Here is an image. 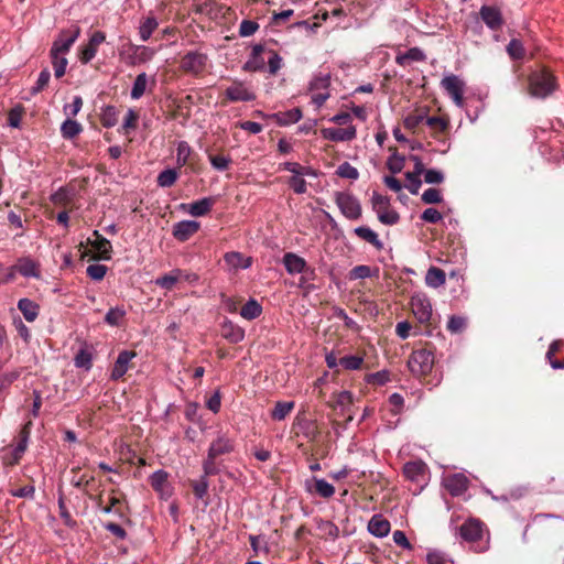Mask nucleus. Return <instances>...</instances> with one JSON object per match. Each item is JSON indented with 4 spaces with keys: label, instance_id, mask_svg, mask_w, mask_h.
Returning <instances> with one entry per match:
<instances>
[{
    "label": "nucleus",
    "instance_id": "nucleus-8",
    "mask_svg": "<svg viewBox=\"0 0 564 564\" xmlns=\"http://www.w3.org/2000/svg\"><path fill=\"white\" fill-rule=\"evenodd\" d=\"M335 202L340 212L348 219H358L361 217V205L358 199L349 193L337 192Z\"/></svg>",
    "mask_w": 564,
    "mask_h": 564
},
{
    "label": "nucleus",
    "instance_id": "nucleus-47",
    "mask_svg": "<svg viewBox=\"0 0 564 564\" xmlns=\"http://www.w3.org/2000/svg\"><path fill=\"white\" fill-rule=\"evenodd\" d=\"M139 118H140V115H139L138 110H135L133 108L128 109L127 115L123 120V123H122V127H121L126 134H129L131 131L137 129Z\"/></svg>",
    "mask_w": 564,
    "mask_h": 564
},
{
    "label": "nucleus",
    "instance_id": "nucleus-14",
    "mask_svg": "<svg viewBox=\"0 0 564 564\" xmlns=\"http://www.w3.org/2000/svg\"><path fill=\"white\" fill-rule=\"evenodd\" d=\"M479 15L485 24L492 31H498L503 25L502 13L499 8L494 6H482Z\"/></svg>",
    "mask_w": 564,
    "mask_h": 564
},
{
    "label": "nucleus",
    "instance_id": "nucleus-44",
    "mask_svg": "<svg viewBox=\"0 0 564 564\" xmlns=\"http://www.w3.org/2000/svg\"><path fill=\"white\" fill-rule=\"evenodd\" d=\"M275 117L280 126H288L297 122L302 118V111L300 108H293L284 112H279Z\"/></svg>",
    "mask_w": 564,
    "mask_h": 564
},
{
    "label": "nucleus",
    "instance_id": "nucleus-4",
    "mask_svg": "<svg viewBox=\"0 0 564 564\" xmlns=\"http://www.w3.org/2000/svg\"><path fill=\"white\" fill-rule=\"evenodd\" d=\"M86 243L91 247L85 250L82 258L89 256V260H110L112 253L111 242L99 234L98 230L93 231V238H87Z\"/></svg>",
    "mask_w": 564,
    "mask_h": 564
},
{
    "label": "nucleus",
    "instance_id": "nucleus-46",
    "mask_svg": "<svg viewBox=\"0 0 564 564\" xmlns=\"http://www.w3.org/2000/svg\"><path fill=\"white\" fill-rule=\"evenodd\" d=\"M158 25H159V23L155 18H153V17L145 18L139 28V33H140L141 40L148 41L150 39V36L152 35V33L156 30Z\"/></svg>",
    "mask_w": 564,
    "mask_h": 564
},
{
    "label": "nucleus",
    "instance_id": "nucleus-25",
    "mask_svg": "<svg viewBox=\"0 0 564 564\" xmlns=\"http://www.w3.org/2000/svg\"><path fill=\"white\" fill-rule=\"evenodd\" d=\"M445 487L453 496H459L468 489V479L462 474H455L445 479Z\"/></svg>",
    "mask_w": 564,
    "mask_h": 564
},
{
    "label": "nucleus",
    "instance_id": "nucleus-55",
    "mask_svg": "<svg viewBox=\"0 0 564 564\" xmlns=\"http://www.w3.org/2000/svg\"><path fill=\"white\" fill-rule=\"evenodd\" d=\"M268 67L271 75H275L282 65V58L274 50L267 48Z\"/></svg>",
    "mask_w": 564,
    "mask_h": 564
},
{
    "label": "nucleus",
    "instance_id": "nucleus-50",
    "mask_svg": "<svg viewBox=\"0 0 564 564\" xmlns=\"http://www.w3.org/2000/svg\"><path fill=\"white\" fill-rule=\"evenodd\" d=\"M507 53L509 56L514 59L519 61L522 59L525 55V50L523 47V44L518 39H512L509 44L507 45Z\"/></svg>",
    "mask_w": 564,
    "mask_h": 564
},
{
    "label": "nucleus",
    "instance_id": "nucleus-33",
    "mask_svg": "<svg viewBox=\"0 0 564 564\" xmlns=\"http://www.w3.org/2000/svg\"><path fill=\"white\" fill-rule=\"evenodd\" d=\"M18 308L23 314L24 318L30 323L34 322L39 316L40 306L30 299L25 297L19 300Z\"/></svg>",
    "mask_w": 564,
    "mask_h": 564
},
{
    "label": "nucleus",
    "instance_id": "nucleus-62",
    "mask_svg": "<svg viewBox=\"0 0 564 564\" xmlns=\"http://www.w3.org/2000/svg\"><path fill=\"white\" fill-rule=\"evenodd\" d=\"M97 51L98 47L88 42L79 50V61L83 64L89 63L96 56Z\"/></svg>",
    "mask_w": 564,
    "mask_h": 564
},
{
    "label": "nucleus",
    "instance_id": "nucleus-48",
    "mask_svg": "<svg viewBox=\"0 0 564 564\" xmlns=\"http://www.w3.org/2000/svg\"><path fill=\"white\" fill-rule=\"evenodd\" d=\"M341 368L346 370H359L364 366V357L361 356H344L338 360Z\"/></svg>",
    "mask_w": 564,
    "mask_h": 564
},
{
    "label": "nucleus",
    "instance_id": "nucleus-32",
    "mask_svg": "<svg viewBox=\"0 0 564 564\" xmlns=\"http://www.w3.org/2000/svg\"><path fill=\"white\" fill-rule=\"evenodd\" d=\"M314 488H312L308 482H306V489L311 492L316 494L317 496L328 499L334 496L335 488L332 484L327 482L325 479H319L314 477Z\"/></svg>",
    "mask_w": 564,
    "mask_h": 564
},
{
    "label": "nucleus",
    "instance_id": "nucleus-12",
    "mask_svg": "<svg viewBox=\"0 0 564 564\" xmlns=\"http://www.w3.org/2000/svg\"><path fill=\"white\" fill-rule=\"evenodd\" d=\"M217 200L215 196L204 197L189 204H182L181 208L193 217H203L210 213Z\"/></svg>",
    "mask_w": 564,
    "mask_h": 564
},
{
    "label": "nucleus",
    "instance_id": "nucleus-39",
    "mask_svg": "<svg viewBox=\"0 0 564 564\" xmlns=\"http://www.w3.org/2000/svg\"><path fill=\"white\" fill-rule=\"evenodd\" d=\"M100 122L105 128H112L118 122V110L115 106L108 105L101 109Z\"/></svg>",
    "mask_w": 564,
    "mask_h": 564
},
{
    "label": "nucleus",
    "instance_id": "nucleus-3",
    "mask_svg": "<svg viewBox=\"0 0 564 564\" xmlns=\"http://www.w3.org/2000/svg\"><path fill=\"white\" fill-rule=\"evenodd\" d=\"M433 346L426 344L424 347L415 348L408 361L410 371L417 378L425 380L434 367Z\"/></svg>",
    "mask_w": 564,
    "mask_h": 564
},
{
    "label": "nucleus",
    "instance_id": "nucleus-53",
    "mask_svg": "<svg viewBox=\"0 0 564 564\" xmlns=\"http://www.w3.org/2000/svg\"><path fill=\"white\" fill-rule=\"evenodd\" d=\"M562 340H554L546 352V358L550 361V365L553 369H564V360H552V356H554L562 347Z\"/></svg>",
    "mask_w": 564,
    "mask_h": 564
},
{
    "label": "nucleus",
    "instance_id": "nucleus-23",
    "mask_svg": "<svg viewBox=\"0 0 564 564\" xmlns=\"http://www.w3.org/2000/svg\"><path fill=\"white\" fill-rule=\"evenodd\" d=\"M196 154L186 141H180L176 148V163L178 167L194 166Z\"/></svg>",
    "mask_w": 564,
    "mask_h": 564
},
{
    "label": "nucleus",
    "instance_id": "nucleus-29",
    "mask_svg": "<svg viewBox=\"0 0 564 564\" xmlns=\"http://www.w3.org/2000/svg\"><path fill=\"white\" fill-rule=\"evenodd\" d=\"M224 261L232 269H247L252 264L251 257H245L242 253L237 251L225 253Z\"/></svg>",
    "mask_w": 564,
    "mask_h": 564
},
{
    "label": "nucleus",
    "instance_id": "nucleus-42",
    "mask_svg": "<svg viewBox=\"0 0 564 564\" xmlns=\"http://www.w3.org/2000/svg\"><path fill=\"white\" fill-rule=\"evenodd\" d=\"M83 131V127L79 122L67 119L62 123L61 133L64 139H73Z\"/></svg>",
    "mask_w": 564,
    "mask_h": 564
},
{
    "label": "nucleus",
    "instance_id": "nucleus-61",
    "mask_svg": "<svg viewBox=\"0 0 564 564\" xmlns=\"http://www.w3.org/2000/svg\"><path fill=\"white\" fill-rule=\"evenodd\" d=\"M126 312L120 307H113L108 311L105 316V322L111 326H118L119 322L124 317Z\"/></svg>",
    "mask_w": 564,
    "mask_h": 564
},
{
    "label": "nucleus",
    "instance_id": "nucleus-36",
    "mask_svg": "<svg viewBox=\"0 0 564 564\" xmlns=\"http://www.w3.org/2000/svg\"><path fill=\"white\" fill-rule=\"evenodd\" d=\"M17 271L26 278L34 276L37 278L40 275L37 264L29 258L21 259L15 265Z\"/></svg>",
    "mask_w": 564,
    "mask_h": 564
},
{
    "label": "nucleus",
    "instance_id": "nucleus-11",
    "mask_svg": "<svg viewBox=\"0 0 564 564\" xmlns=\"http://www.w3.org/2000/svg\"><path fill=\"white\" fill-rule=\"evenodd\" d=\"M441 85L453 101L462 107L464 104V83L456 75H449L442 79Z\"/></svg>",
    "mask_w": 564,
    "mask_h": 564
},
{
    "label": "nucleus",
    "instance_id": "nucleus-10",
    "mask_svg": "<svg viewBox=\"0 0 564 564\" xmlns=\"http://www.w3.org/2000/svg\"><path fill=\"white\" fill-rule=\"evenodd\" d=\"M264 55H267V47L263 44L259 43L253 45L250 56L243 64L242 69L249 73L263 72L265 69Z\"/></svg>",
    "mask_w": 564,
    "mask_h": 564
},
{
    "label": "nucleus",
    "instance_id": "nucleus-17",
    "mask_svg": "<svg viewBox=\"0 0 564 564\" xmlns=\"http://www.w3.org/2000/svg\"><path fill=\"white\" fill-rule=\"evenodd\" d=\"M200 228L199 223L195 220H182L173 226L172 235L181 242L187 241Z\"/></svg>",
    "mask_w": 564,
    "mask_h": 564
},
{
    "label": "nucleus",
    "instance_id": "nucleus-34",
    "mask_svg": "<svg viewBox=\"0 0 564 564\" xmlns=\"http://www.w3.org/2000/svg\"><path fill=\"white\" fill-rule=\"evenodd\" d=\"M355 234L358 238L367 241L371 246H373L377 250L383 249V242L379 239L377 232H375L369 227H357L355 228Z\"/></svg>",
    "mask_w": 564,
    "mask_h": 564
},
{
    "label": "nucleus",
    "instance_id": "nucleus-2",
    "mask_svg": "<svg viewBox=\"0 0 564 564\" xmlns=\"http://www.w3.org/2000/svg\"><path fill=\"white\" fill-rule=\"evenodd\" d=\"M528 82L530 95L536 98H546L558 87L556 77L546 67L533 70L529 75Z\"/></svg>",
    "mask_w": 564,
    "mask_h": 564
},
{
    "label": "nucleus",
    "instance_id": "nucleus-13",
    "mask_svg": "<svg viewBox=\"0 0 564 564\" xmlns=\"http://www.w3.org/2000/svg\"><path fill=\"white\" fill-rule=\"evenodd\" d=\"M415 318L421 324H427L432 317V305L426 297L413 296L410 302Z\"/></svg>",
    "mask_w": 564,
    "mask_h": 564
},
{
    "label": "nucleus",
    "instance_id": "nucleus-37",
    "mask_svg": "<svg viewBox=\"0 0 564 564\" xmlns=\"http://www.w3.org/2000/svg\"><path fill=\"white\" fill-rule=\"evenodd\" d=\"M446 275L445 272L437 268V267H431L425 275V283L431 288H438L443 284H445Z\"/></svg>",
    "mask_w": 564,
    "mask_h": 564
},
{
    "label": "nucleus",
    "instance_id": "nucleus-63",
    "mask_svg": "<svg viewBox=\"0 0 564 564\" xmlns=\"http://www.w3.org/2000/svg\"><path fill=\"white\" fill-rule=\"evenodd\" d=\"M259 30V23L252 20H242L239 25V35L242 37L251 36Z\"/></svg>",
    "mask_w": 564,
    "mask_h": 564
},
{
    "label": "nucleus",
    "instance_id": "nucleus-51",
    "mask_svg": "<svg viewBox=\"0 0 564 564\" xmlns=\"http://www.w3.org/2000/svg\"><path fill=\"white\" fill-rule=\"evenodd\" d=\"M294 408V402H276L274 409L272 410L271 416L273 420H284L286 415L290 414V412Z\"/></svg>",
    "mask_w": 564,
    "mask_h": 564
},
{
    "label": "nucleus",
    "instance_id": "nucleus-41",
    "mask_svg": "<svg viewBox=\"0 0 564 564\" xmlns=\"http://www.w3.org/2000/svg\"><path fill=\"white\" fill-rule=\"evenodd\" d=\"M426 117V111L416 110L406 116V118L403 121V124L405 129L415 131L420 124L425 123Z\"/></svg>",
    "mask_w": 564,
    "mask_h": 564
},
{
    "label": "nucleus",
    "instance_id": "nucleus-5",
    "mask_svg": "<svg viewBox=\"0 0 564 564\" xmlns=\"http://www.w3.org/2000/svg\"><path fill=\"white\" fill-rule=\"evenodd\" d=\"M372 209L376 212L378 219L383 225L392 226L395 225L400 216L399 214L391 208L390 198L383 196L377 192H373L371 198Z\"/></svg>",
    "mask_w": 564,
    "mask_h": 564
},
{
    "label": "nucleus",
    "instance_id": "nucleus-26",
    "mask_svg": "<svg viewBox=\"0 0 564 564\" xmlns=\"http://www.w3.org/2000/svg\"><path fill=\"white\" fill-rule=\"evenodd\" d=\"M317 536L325 541H335L339 536V528L329 520L316 519Z\"/></svg>",
    "mask_w": 564,
    "mask_h": 564
},
{
    "label": "nucleus",
    "instance_id": "nucleus-20",
    "mask_svg": "<svg viewBox=\"0 0 564 564\" xmlns=\"http://www.w3.org/2000/svg\"><path fill=\"white\" fill-rule=\"evenodd\" d=\"M155 86V78L150 77L145 73L139 74L132 85L130 96L133 100L140 99L145 91L149 89V91H152V89Z\"/></svg>",
    "mask_w": 564,
    "mask_h": 564
},
{
    "label": "nucleus",
    "instance_id": "nucleus-18",
    "mask_svg": "<svg viewBox=\"0 0 564 564\" xmlns=\"http://www.w3.org/2000/svg\"><path fill=\"white\" fill-rule=\"evenodd\" d=\"M321 132L324 139L333 142L351 141L356 138L355 126H348L347 128H324Z\"/></svg>",
    "mask_w": 564,
    "mask_h": 564
},
{
    "label": "nucleus",
    "instance_id": "nucleus-24",
    "mask_svg": "<svg viewBox=\"0 0 564 564\" xmlns=\"http://www.w3.org/2000/svg\"><path fill=\"white\" fill-rule=\"evenodd\" d=\"M426 465L422 460L408 462L403 466V475L411 481H421L424 478Z\"/></svg>",
    "mask_w": 564,
    "mask_h": 564
},
{
    "label": "nucleus",
    "instance_id": "nucleus-45",
    "mask_svg": "<svg viewBox=\"0 0 564 564\" xmlns=\"http://www.w3.org/2000/svg\"><path fill=\"white\" fill-rule=\"evenodd\" d=\"M80 470V467H73L70 473L74 474L70 482L74 487L78 489L85 490L88 486H90L91 482L95 481V477L93 475L83 474L80 476H76L78 471Z\"/></svg>",
    "mask_w": 564,
    "mask_h": 564
},
{
    "label": "nucleus",
    "instance_id": "nucleus-60",
    "mask_svg": "<svg viewBox=\"0 0 564 564\" xmlns=\"http://www.w3.org/2000/svg\"><path fill=\"white\" fill-rule=\"evenodd\" d=\"M176 283H178V281L177 275L175 274V269L170 273L158 278L155 281L156 285L165 290H172Z\"/></svg>",
    "mask_w": 564,
    "mask_h": 564
},
{
    "label": "nucleus",
    "instance_id": "nucleus-52",
    "mask_svg": "<svg viewBox=\"0 0 564 564\" xmlns=\"http://www.w3.org/2000/svg\"><path fill=\"white\" fill-rule=\"evenodd\" d=\"M189 485L192 487L193 494L198 499H203L208 492L209 484L205 476H202L198 480H191Z\"/></svg>",
    "mask_w": 564,
    "mask_h": 564
},
{
    "label": "nucleus",
    "instance_id": "nucleus-16",
    "mask_svg": "<svg viewBox=\"0 0 564 564\" xmlns=\"http://www.w3.org/2000/svg\"><path fill=\"white\" fill-rule=\"evenodd\" d=\"M225 97L228 101H252L256 99L254 93L249 90L243 83L235 82L225 90Z\"/></svg>",
    "mask_w": 564,
    "mask_h": 564
},
{
    "label": "nucleus",
    "instance_id": "nucleus-22",
    "mask_svg": "<svg viewBox=\"0 0 564 564\" xmlns=\"http://www.w3.org/2000/svg\"><path fill=\"white\" fill-rule=\"evenodd\" d=\"M220 335L230 344H238L245 338V330L229 319H225L220 325Z\"/></svg>",
    "mask_w": 564,
    "mask_h": 564
},
{
    "label": "nucleus",
    "instance_id": "nucleus-9",
    "mask_svg": "<svg viewBox=\"0 0 564 564\" xmlns=\"http://www.w3.org/2000/svg\"><path fill=\"white\" fill-rule=\"evenodd\" d=\"M32 425V421H28L23 424L18 436L15 437L17 444L12 451V456L9 460L6 462V464L11 466L19 464L28 448Z\"/></svg>",
    "mask_w": 564,
    "mask_h": 564
},
{
    "label": "nucleus",
    "instance_id": "nucleus-30",
    "mask_svg": "<svg viewBox=\"0 0 564 564\" xmlns=\"http://www.w3.org/2000/svg\"><path fill=\"white\" fill-rule=\"evenodd\" d=\"M354 403V395L350 391L344 390L338 393H334L332 397V401H329V405L332 408L339 406L341 409V414L349 412L350 406Z\"/></svg>",
    "mask_w": 564,
    "mask_h": 564
},
{
    "label": "nucleus",
    "instance_id": "nucleus-6",
    "mask_svg": "<svg viewBox=\"0 0 564 564\" xmlns=\"http://www.w3.org/2000/svg\"><path fill=\"white\" fill-rule=\"evenodd\" d=\"M208 56L198 51L187 52L180 61V69L188 75L202 76L206 69Z\"/></svg>",
    "mask_w": 564,
    "mask_h": 564
},
{
    "label": "nucleus",
    "instance_id": "nucleus-28",
    "mask_svg": "<svg viewBox=\"0 0 564 564\" xmlns=\"http://www.w3.org/2000/svg\"><path fill=\"white\" fill-rule=\"evenodd\" d=\"M425 124L432 130V135L437 138L449 129V119L445 116H431L426 117Z\"/></svg>",
    "mask_w": 564,
    "mask_h": 564
},
{
    "label": "nucleus",
    "instance_id": "nucleus-49",
    "mask_svg": "<svg viewBox=\"0 0 564 564\" xmlns=\"http://www.w3.org/2000/svg\"><path fill=\"white\" fill-rule=\"evenodd\" d=\"M208 160L212 166L217 171H226L229 169L231 159L224 154H213L208 152Z\"/></svg>",
    "mask_w": 564,
    "mask_h": 564
},
{
    "label": "nucleus",
    "instance_id": "nucleus-15",
    "mask_svg": "<svg viewBox=\"0 0 564 564\" xmlns=\"http://www.w3.org/2000/svg\"><path fill=\"white\" fill-rule=\"evenodd\" d=\"M235 440L226 434H220L214 440L208 448L209 456L219 457L221 455L230 454L235 451Z\"/></svg>",
    "mask_w": 564,
    "mask_h": 564
},
{
    "label": "nucleus",
    "instance_id": "nucleus-1",
    "mask_svg": "<svg viewBox=\"0 0 564 564\" xmlns=\"http://www.w3.org/2000/svg\"><path fill=\"white\" fill-rule=\"evenodd\" d=\"M80 34V28L78 25H73L69 29L62 30L50 51V56L52 59V65L54 68V75L56 78H61L64 76L66 72V67L68 64L65 55L69 52L73 44L76 42Z\"/></svg>",
    "mask_w": 564,
    "mask_h": 564
},
{
    "label": "nucleus",
    "instance_id": "nucleus-64",
    "mask_svg": "<svg viewBox=\"0 0 564 564\" xmlns=\"http://www.w3.org/2000/svg\"><path fill=\"white\" fill-rule=\"evenodd\" d=\"M421 199L425 204H440L443 200V196H442L440 189L434 188V187H430V188L424 191V193L422 194Z\"/></svg>",
    "mask_w": 564,
    "mask_h": 564
},
{
    "label": "nucleus",
    "instance_id": "nucleus-57",
    "mask_svg": "<svg viewBox=\"0 0 564 564\" xmlns=\"http://www.w3.org/2000/svg\"><path fill=\"white\" fill-rule=\"evenodd\" d=\"M336 173L343 178L357 180L359 177L358 170L348 162L341 163Z\"/></svg>",
    "mask_w": 564,
    "mask_h": 564
},
{
    "label": "nucleus",
    "instance_id": "nucleus-19",
    "mask_svg": "<svg viewBox=\"0 0 564 564\" xmlns=\"http://www.w3.org/2000/svg\"><path fill=\"white\" fill-rule=\"evenodd\" d=\"M169 474L165 470H156L150 477L151 487L160 495L163 499H169L172 495V487L167 481Z\"/></svg>",
    "mask_w": 564,
    "mask_h": 564
},
{
    "label": "nucleus",
    "instance_id": "nucleus-58",
    "mask_svg": "<svg viewBox=\"0 0 564 564\" xmlns=\"http://www.w3.org/2000/svg\"><path fill=\"white\" fill-rule=\"evenodd\" d=\"M25 110L22 105H17L8 113V123L12 128H19Z\"/></svg>",
    "mask_w": 564,
    "mask_h": 564
},
{
    "label": "nucleus",
    "instance_id": "nucleus-43",
    "mask_svg": "<svg viewBox=\"0 0 564 564\" xmlns=\"http://www.w3.org/2000/svg\"><path fill=\"white\" fill-rule=\"evenodd\" d=\"M178 178V172L176 169H166L159 173L156 183L161 187H171L175 184Z\"/></svg>",
    "mask_w": 564,
    "mask_h": 564
},
{
    "label": "nucleus",
    "instance_id": "nucleus-7",
    "mask_svg": "<svg viewBox=\"0 0 564 564\" xmlns=\"http://www.w3.org/2000/svg\"><path fill=\"white\" fill-rule=\"evenodd\" d=\"M485 524L480 520L469 519L459 527V534L463 540L469 543L479 542V552L487 549V542H482Z\"/></svg>",
    "mask_w": 564,
    "mask_h": 564
},
{
    "label": "nucleus",
    "instance_id": "nucleus-21",
    "mask_svg": "<svg viewBox=\"0 0 564 564\" xmlns=\"http://www.w3.org/2000/svg\"><path fill=\"white\" fill-rule=\"evenodd\" d=\"M135 352L132 350H122L112 367L111 379L119 380L121 379L128 371L130 367V361L135 357Z\"/></svg>",
    "mask_w": 564,
    "mask_h": 564
},
{
    "label": "nucleus",
    "instance_id": "nucleus-31",
    "mask_svg": "<svg viewBox=\"0 0 564 564\" xmlns=\"http://www.w3.org/2000/svg\"><path fill=\"white\" fill-rule=\"evenodd\" d=\"M283 264L290 274L301 273L306 267L305 260L293 252L284 254Z\"/></svg>",
    "mask_w": 564,
    "mask_h": 564
},
{
    "label": "nucleus",
    "instance_id": "nucleus-35",
    "mask_svg": "<svg viewBox=\"0 0 564 564\" xmlns=\"http://www.w3.org/2000/svg\"><path fill=\"white\" fill-rule=\"evenodd\" d=\"M155 54L152 47L135 45L133 46L132 64H145L150 62Z\"/></svg>",
    "mask_w": 564,
    "mask_h": 564
},
{
    "label": "nucleus",
    "instance_id": "nucleus-56",
    "mask_svg": "<svg viewBox=\"0 0 564 564\" xmlns=\"http://www.w3.org/2000/svg\"><path fill=\"white\" fill-rule=\"evenodd\" d=\"M286 183L295 194H305L307 192V183L301 175H292Z\"/></svg>",
    "mask_w": 564,
    "mask_h": 564
},
{
    "label": "nucleus",
    "instance_id": "nucleus-54",
    "mask_svg": "<svg viewBox=\"0 0 564 564\" xmlns=\"http://www.w3.org/2000/svg\"><path fill=\"white\" fill-rule=\"evenodd\" d=\"M404 156L400 155L397 151L389 156L387 167L392 174L400 173L404 167Z\"/></svg>",
    "mask_w": 564,
    "mask_h": 564
},
{
    "label": "nucleus",
    "instance_id": "nucleus-27",
    "mask_svg": "<svg viewBox=\"0 0 564 564\" xmlns=\"http://www.w3.org/2000/svg\"><path fill=\"white\" fill-rule=\"evenodd\" d=\"M369 532L378 538H383L390 532V522L380 514H375L368 523Z\"/></svg>",
    "mask_w": 564,
    "mask_h": 564
},
{
    "label": "nucleus",
    "instance_id": "nucleus-38",
    "mask_svg": "<svg viewBox=\"0 0 564 564\" xmlns=\"http://www.w3.org/2000/svg\"><path fill=\"white\" fill-rule=\"evenodd\" d=\"M425 59V54L419 47H411L404 54H400L395 57L397 64L405 66L410 61L422 62Z\"/></svg>",
    "mask_w": 564,
    "mask_h": 564
},
{
    "label": "nucleus",
    "instance_id": "nucleus-40",
    "mask_svg": "<svg viewBox=\"0 0 564 564\" xmlns=\"http://www.w3.org/2000/svg\"><path fill=\"white\" fill-rule=\"evenodd\" d=\"M262 313V307L261 305L258 303V301L253 300V299H250L242 307H241V311H240V315L248 319V321H252L257 317H259Z\"/></svg>",
    "mask_w": 564,
    "mask_h": 564
},
{
    "label": "nucleus",
    "instance_id": "nucleus-59",
    "mask_svg": "<svg viewBox=\"0 0 564 564\" xmlns=\"http://www.w3.org/2000/svg\"><path fill=\"white\" fill-rule=\"evenodd\" d=\"M390 380V373L387 370H381L366 376V381L372 386H383Z\"/></svg>",
    "mask_w": 564,
    "mask_h": 564
}]
</instances>
